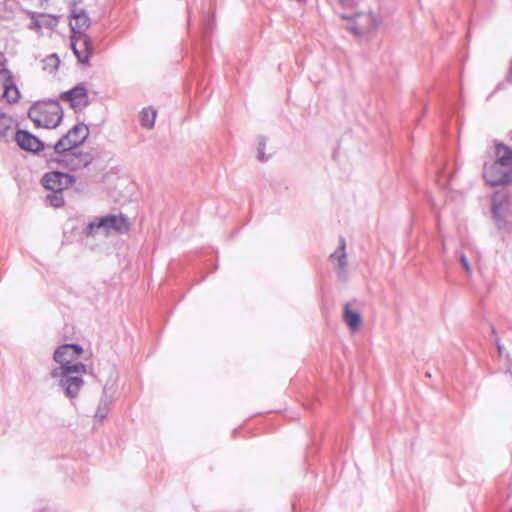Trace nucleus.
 Here are the masks:
<instances>
[{
  "label": "nucleus",
  "mask_w": 512,
  "mask_h": 512,
  "mask_svg": "<svg viewBox=\"0 0 512 512\" xmlns=\"http://www.w3.org/2000/svg\"><path fill=\"white\" fill-rule=\"evenodd\" d=\"M90 21L86 14H74L70 20L72 34H85L84 31L89 27Z\"/></svg>",
  "instance_id": "14"
},
{
  "label": "nucleus",
  "mask_w": 512,
  "mask_h": 512,
  "mask_svg": "<svg viewBox=\"0 0 512 512\" xmlns=\"http://www.w3.org/2000/svg\"><path fill=\"white\" fill-rule=\"evenodd\" d=\"M344 249H345V242L342 240L341 241V250H342V252H344ZM344 257H345V253H342V255L340 257V261H339L340 262L339 264H340L341 268H344V266H345V263L342 261V258H344Z\"/></svg>",
  "instance_id": "21"
},
{
  "label": "nucleus",
  "mask_w": 512,
  "mask_h": 512,
  "mask_svg": "<svg viewBox=\"0 0 512 512\" xmlns=\"http://www.w3.org/2000/svg\"><path fill=\"white\" fill-rule=\"evenodd\" d=\"M344 19L350 20V30L357 35L367 34L379 24L378 18L373 13H356L353 15H342Z\"/></svg>",
  "instance_id": "6"
},
{
  "label": "nucleus",
  "mask_w": 512,
  "mask_h": 512,
  "mask_svg": "<svg viewBox=\"0 0 512 512\" xmlns=\"http://www.w3.org/2000/svg\"><path fill=\"white\" fill-rule=\"evenodd\" d=\"M60 100L67 103L74 110H81L88 105L87 89L78 85L61 93Z\"/></svg>",
  "instance_id": "9"
},
{
  "label": "nucleus",
  "mask_w": 512,
  "mask_h": 512,
  "mask_svg": "<svg viewBox=\"0 0 512 512\" xmlns=\"http://www.w3.org/2000/svg\"><path fill=\"white\" fill-rule=\"evenodd\" d=\"M0 97L9 104L20 99L19 88L12 73L7 69H0Z\"/></svg>",
  "instance_id": "8"
},
{
  "label": "nucleus",
  "mask_w": 512,
  "mask_h": 512,
  "mask_svg": "<svg viewBox=\"0 0 512 512\" xmlns=\"http://www.w3.org/2000/svg\"><path fill=\"white\" fill-rule=\"evenodd\" d=\"M87 373L86 365L79 363L67 366L64 370H53L51 376L60 378V386L65 390L66 396L75 398L79 395L84 384V376Z\"/></svg>",
  "instance_id": "3"
},
{
  "label": "nucleus",
  "mask_w": 512,
  "mask_h": 512,
  "mask_svg": "<svg viewBox=\"0 0 512 512\" xmlns=\"http://www.w3.org/2000/svg\"><path fill=\"white\" fill-rule=\"evenodd\" d=\"M108 410H109L108 405L106 402H104L103 404H101L98 407V410L96 411L95 416L102 420L106 417Z\"/></svg>",
  "instance_id": "19"
},
{
  "label": "nucleus",
  "mask_w": 512,
  "mask_h": 512,
  "mask_svg": "<svg viewBox=\"0 0 512 512\" xmlns=\"http://www.w3.org/2000/svg\"><path fill=\"white\" fill-rule=\"evenodd\" d=\"M15 141L21 149L26 151L38 152L43 149V143L36 136L25 130H18L16 132Z\"/></svg>",
  "instance_id": "12"
},
{
  "label": "nucleus",
  "mask_w": 512,
  "mask_h": 512,
  "mask_svg": "<svg viewBox=\"0 0 512 512\" xmlns=\"http://www.w3.org/2000/svg\"><path fill=\"white\" fill-rule=\"evenodd\" d=\"M510 512H512V509H511V511H510Z\"/></svg>",
  "instance_id": "24"
},
{
  "label": "nucleus",
  "mask_w": 512,
  "mask_h": 512,
  "mask_svg": "<svg viewBox=\"0 0 512 512\" xmlns=\"http://www.w3.org/2000/svg\"><path fill=\"white\" fill-rule=\"evenodd\" d=\"M510 205V200L507 195H501V194H495L493 198V205H492V211L494 214V217L496 218L498 222L499 228H502L500 224V217L502 213L504 212L503 205Z\"/></svg>",
  "instance_id": "15"
},
{
  "label": "nucleus",
  "mask_w": 512,
  "mask_h": 512,
  "mask_svg": "<svg viewBox=\"0 0 512 512\" xmlns=\"http://www.w3.org/2000/svg\"><path fill=\"white\" fill-rule=\"evenodd\" d=\"M103 228L107 233H127L130 230V223L123 215H108L99 219L98 222H92L88 225V234H92L96 229Z\"/></svg>",
  "instance_id": "5"
},
{
  "label": "nucleus",
  "mask_w": 512,
  "mask_h": 512,
  "mask_svg": "<svg viewBox=\"0 0 512 512\" xmlns=\"http://www.w3.org/2000/svg\"><path fill=\"white\" fill-rule=\"evenodd\" d=\"M29 118L37 127L56 128L63 117V111L57 101H38L28 111Z\"/></svg>",
  "instance_id": "2"
},
{
  "label": "nucleus",
  "mask_w": 512,
  "mask_h": 512,
  "mask_svg": "<svg viewBox=\"0 0 512 512\" xmlns=\"http://www.w3.org/2000/svg\"><path fill=\"white\" fill-rule=\"evenodd\" d=\"M343 319L351 331L358 330L362 323L360 314L353 310L350 304L344 307Z\"/></svg>",
  "instance_id": "13"
},
{
  "label": "nucleus",
  "mask_w": 512,
  "mask_h": 512,
  "mask_svg": "<svg viewBox=\"0 0 512 512\" xmlns=\"http://www.w3.org/2000/svg\"><path fill=\"white\" fill-rule=\"evenodd\" d=\"M55 66L59 64V59L56 56H51L48 58Z\"/></svg>",
  "instance_id": "23"
},
{
  "label": "nucleus",
  "mask_w": 512,
  "mask_h": 512,
  "mask_svg": "<svg viewBox=\"0 0 512 512\" xmlns=\"http://www.w3.org/2000/svg\"><path fill=\"white\" fill-rule=\"evenodd\" d=\"M13 120L10 116L0 114V138L4 137L12 127Z\"/></svg>",
  "instance_id": "17"
},
{
  "label": "nucleus",
  "mask_w": 512,
  "mask_h": 512,
  "mask_svg": "<svg viewBox=\"0 0 512 512\" xmlns=\"http://www.w3.org/2000/svg\"><path fill=\"white\" fill-rule=\"evenodd\" d=\"M461 264L463 265L464 269L469 273L471 272V267L468 263V260L465 255H461L460 257Z\"/></svg>",
  "instance_id": "20"
},
{
  "label": "nucleus",
  "mask_w": 512,
  "mask_h": 512,
  "mask_svg": "<svg viewBox=\"0 0 512 512\" xmlns=\"http://www.w3.org/2000/svg\"><path fill=\"white\" fill-rule=\"evenodd\" d=\"M43 184L53 192H62L74 184V178L67 173L50 172L44 176Z\"/></svg>",
  "instance_id": "11"
},
{
  "label": "nucleus",
  "mask_w": 512,
  "mask_h": 512,
  "mask_svg": "<svg viewBox=\"0 0 512 512\" xmlns=\"http://www.w3.org/2000/svg\"><path fill=\"white\" fill-rule=\"evenodd\" d=\"M82 353V347L76 344H64L58 347L53 355L54 361L59 364L56 370H64L67 366L79 364L78 359Z\"/></svg>",
  "instance_id": "7"
},
{
  "label": "nucleus",
  "mask_w": 512,
  "mask_h": 512,
  "mask_svg": "<svg viewBox=\"0 0 512 512\" xmlns=\"http://www.w3.org/2000/svg\"><path fill=\"white\" fill-rule=\"evenodd\" d=\"M59 192H54V194L49 195L47 198L49 199L50 203L54 207H60L63 205L64 200L61 195L58 194Z\"/></svg>",
  "instance_id": "18"
},
{
  "label": "nucleus",
  "mask_w": 512,
  "mask_h": 512,
  "mask_svg": "<svg viewBox=\"0 0 512 512\" xmlns=\"http://www.w3.org/2000/svg\"><path fill=\"white\" fill-rule=\"evenodd\" d=\"M71 47L79 62L88 63L92 55V44L86 34H72Z\"/></svg>",
  "instance_id": "10"
},
{
  "label": "nucleus",
  "mask_w": 512,
  "mask_h": 512,
  "mask_svg": "<svg viewBox=\"0 0 512 512\" xmlns=\"http://www.w3.org/2000/svg\"><path fill=\"white\" fill-rule=\"evenodd\" d=\"M89 129L84 124H77L67 132L56 144L55 151L64 153L81 145L87 138Z\"/></svg>",
  "instance_id": "4"
},
{
  "label": "nucleus",
  "mask_w": 512,
  "mask_h": 512,
  "mask_svg": "<svg viewBox=\"0 0 512 512\" xmlns=\"http://www.w3.org/2000/svg\"><path fill=\"white\" fill-rule=\"evenodd\" d=\"M483 178L490 186H507L512 183V149L497 143L495 145V160L486 163Z\"/></svg>",
  "instance_id": "1"
},
{
  "label": "nucleus",
  "mask_w": 512,
  "mask_h": 512,
  "mask_svg": "<svg viewBox=\"0 0 512 512\" xmlns=\"http://www.w3.org/2000/svg\"><path fill=\"white\" fill-rule=\"evenodd\" d=\"M343 5L353 6L356 3V0H339Z\"/></svg>",
  "instance_id": "22"
},
{
  "label": "nucleus",
  "mask_w": 512,
  "mask_h": 512,
  "mask_svg": "<svg viewBox=\"0 0 512 512\" xmlns=\"http://www.w3.org/2000/svg\"><path fill=\"white\" fill-rule=\"evenodd\" d=\"M157 111L149 106L143 108L139 113L140 125L146 129H152L154 127Z\"/></svg>",
  "instance_id": "16"
}]
</instances>
